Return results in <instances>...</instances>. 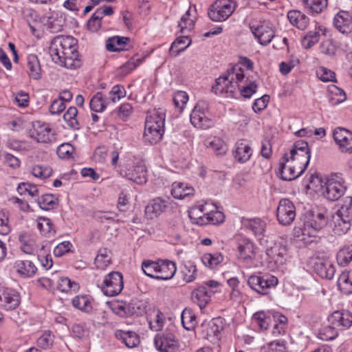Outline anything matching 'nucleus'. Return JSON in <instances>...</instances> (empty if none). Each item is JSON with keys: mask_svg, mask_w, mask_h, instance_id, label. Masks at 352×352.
I'll return each mask as SVG.
<instances>
[{"mask_svg": "<svg viewBox=\"0 0 352 352\" xmlns=\"http://www.w3.org/2000/svg\"><path fill=\"white\" fill-rule=\"evenodd\" d=\"M329 322L337 329H348L352 324V315L348 311H336L329 317Z\"/></svg>", "mask_w": 352, "mask_h": 352, "instance_id": "obj_20", "label": "nucleus"}, {"mask_svg": "<svg viewBox=\"0 0 352 352\" xmlns=\"http://www.w3.org/2000/svg\"><path fill=\"white\" fill-rule=\"evenodd\" d=\"M252 155V149L245 140H239L235 144L233 155L237 162L245 163L250 160Z\"/></svg>", "mask_w": 352, "mask_h": 352, "instance_id": "obj_26", "label": "nucleus"}, {"mask_svg": "<svg viewBox=\"0 0 352 352\" xmlns=\"http://www.w3.org/2000/svg\"><path fill=\"white\" fill-rule=\"evenodd\" d=\"M252 32L262 45H267L271 42L274 36L273 30L266 25H261L250 27Z\"/></svg>", "mask_w": 352, "mask_h": 352, "instance_id": "obj_28", "label": "nucleus"}, {"mask_svg": "<svg viewBox=\"0 0 352 352\" xmlns=\"http://www.w3.org/2000/svg\"><path fill=\"white\" fill-rule=\"evenodd\" d=\"M75 148L69 143H65L60 145L56 150L57 155L60 158L69 159L73 157Z\"/></svg>", "mask_w": 352, "mask_h": 352, "instance_id": "obj_64", "label": "nucleus"}, {"mask_svg": "<svg viewBox=\"0 0 352 352\" xmlns=\"http://www.w3.org/2000/svg\"><path fill=\"white\" fill-rule=\"evenodd\" d=\"M223 260L221 254L216 252L214 254L206 253L202 256L201 261L203 263L209 268H214Z\"/></svg>", "mask_w": 352, "mask_h": 352, "instance_id": "obj_52", "label": "nucleus"}, {"mask_svg": "<svg viewBox=\"0 0 352 352\" xmlns=\"http://www.w3.org/2000/svg\"><path fill=\"white\" fill-rule=\"evenodd\" d=\"M110 99L104 97L101 92H97L91 99L90 108L95 112H102L109 104Z\"/></svg>", "mask_w": 352, "mask_h": 352, "instance_id": "obj_38", "label": "nucleus"}, {"mask_svg": "<svg viewBox=\"0 0 352 352\" xmlns=\"http://www.w3.org/2000/svg\"><path fill=\"white\" fill-rule=\"evenodd\" d=\"M79 288L78 285L72 282L66 277L60 278L58 283V289L62 292H68L69 291H77Z\"/></svg>", "mask_w": 352, "mask_h": 352, "instance_id": "obj_61", "label": "nucleus"}, {"mask_svg": "<svg viewBox=\"0 0 352 352\" xmlns=\"http://www.w3.org/2000/svg\"><path fill=\"white\" fill-rule=\"evenodd\" d=\"M336 259L339 265H347L352 261V245L342 247L337 253Z\"/></svg>", "mask_w": 352, "mask_h": 352, "instance_id": "obj_45", "label": "nucleus"}, {"mask_svg": "<svg viewBox=\"0 0 352 352\" xmlns=\"http://www.w3.org/2000/svg\"><path fill=\"white\" fill-rule=\"evenodd\" d=\"M248 285L258 294L265 295L269 289L278 284V278L271 274L252 275L248 280Z\"/></svg>", "mask_w": 352, "mask_h": 352, "instance_id": "obj_8", "label": "nucleus"}, {"mask_svg": "<svg viewBox=\"0 0 352 352\" xmlns=\"http://www.w3.org/2000/svg\"><path fill=\"white\" fill-rule=\"evenodd\" d=\"M111 311L116 315L126 318L132 316H141L146 311V302L138 298L125 300H116L109 303Z\"/></svg>", "mask_w": 352, "mask_h": 352, "instance_id": "obj_4", "label": "nucleus"}, {"mask_svg": "<svg viewBox=\"0 0 352 352\" xmlns=\"http://www.w3.org/2000/svg\"><path fill=\"white\" fill-rule=\"evenodd\" d=\"M346 186L342 179L338 175L331 176L328 179L322 188V194L325 198L330 201L339 199L344 193Z\"/></svg>", "mask_w": 352, "mask_h": 352, "instance_id": "obj_10", "label": "nucleus"}, {"mask_svg": "<svg viewBox=\"0 0 352 352\" xmlns=\"http://www.w3.org/2000/svg\"><path fill=\"white\" fill-rule=\"evenodd\" d=\"M195 21L190 18V10H188L179 21L178 27L180 28V32L186 34L193 29Z\"/></svg>", "mask_w": 352, "mask_h": 352, "instance_id": "obj_54", "label": "nucleus"}, {"mask_svg": "<svg viewBox=\"0 0 352 352\" xmlns=\"http://www.w3.org/2000/svg\"><path fill=\"white\" fill-rule=\"evenodd\" d=\"M121 176L138 184H144L147 182V169L143 162L138 161L128 168L118 170Z\"/></svg>", "mask_w": 352, "mask_h": 352, "instance_id": "obj_6", "label": "nucleus"}, {"mask_svg": "<svg viewBox=\"0 0 352 352\" xmlns=\"http://www.w3.org/2000/svg\"><path fill=\"white\" fill-rule=\"evenodd\" d=\"M78 110L75 107H70L67 112L63 115L64 120L67 124L74 129L80 128V124L77 120Z\"/></svg>", "mask_w": 352, "mask_h": 352, "instance_id": "obj_56", "label": "nucleus"}, {"mask_svg": "<svg viewBox=\"0 0 352 352\" xmlns=\"http://www.w3.org/2000/svg\"><path fill=\"white\" fill-rule=\"evenodd\" d=\"M123 287V276L119 272H111L108 274L101 285L102 292L108 296H114L119 294Z\"/></svg>", "mask_w": 352, "mask_h": 352, "instance_id": "obj_9", "label": "nucleus"}, {"mask_svg": "<svg viewBox=\"0 0 352 352\" xmlns=\"http://www.w3.org/2000/svg\"><path fill=\"white\" fill-rule=\"evenodd\" d=\"M238 256L243 262L250 263L256 257V248L252 241L245 237L238 239Z\"/></svg>", "mask_w": 352, "mask_h": 352, "instance_id": "obj_15", "label": "nucleus"}, {"mask_svg": "<svg viewBox=\"0 0 352 352\" xmlns=\"http://www.w3.org/2000/svg\"><path fill=\"white\" fill-rule=\"evenodd\" d=\"M266 254L275 263L283 264L287 254V248L284 245L275 243L274 246L267 248Z\"/></svg>", "mask_w": 352, "mask_h": 352, "instance_id": "obj_35", "label": "nucleus"}, {"mask_svg": "<svg viewBox=\"0 0 352 352\" xmlns=\"http://www.w3.org/2000/svg\"><path fill=\"white\" fill-rule=\"evenodd\" d=\"M191 43V39L187 35L178 37L171 45L170 53L176 56L185 50Z\"/></svg>", "mask_w": 352, "mask_h": 352, "instance_id": "obj_41", "label": "nucleus"}, {"mask_svg": "<svg viewBox=\"0 0 352 352\" xmlns=\"http://www.w3.org/2000/svg\"><path fill=\"white\" fill-rule=\"evenodd\" d=\"M77 41L72 36L58 35L51 41L50 54L52 60L60 66L70 69L80 67L81 62L78 58Z\"/></svg>", "mask_w": 352, "mask_h": 352, "instance_id": "obj_1", "label": "nucleus"}, {"mask_svg": "<svg viewBox=\"0 0 352 352\" xmlns=\"http://www.w3.org/2000/svg\"><path fill=\"white\" fill-rule=\"evenodd\" d=\"M333 135L342 152H352V132L344 128L338 127L334 129Z\"/></svg>", "mask_w": 352, "mask_h": 352, "instance_id": "obj_16", "label": "nucleus"}, {"mask_svg": "<svg viewBox=\"0 0 352 352\" xmlns=\"http://www.w3.org/2000/svg\"><path fill=\"white\" fill-rule=\"evenodd\" d=\"M244 80L243 70L240 67L235 66L228 70L226 74L216 80V84L212 87V90L215 94L223 91L234 94L239 89L243 97L248 98L256 91L258 85L255 81H249L248 78H246L244 85H242Z\"/></svg>", "mask_w": 352, "mask_h": 352, "instance_id": "obj_2", "label": "nucleus"}, {"mask_svg": "<svg viewBox=\"0 0 352 352\" xmlns=\"http://www.w3.org/2000/svg\"><path fill=\"white\" fill-rule=\"evenodd\" d=\"M235 9L236 3L232 0H217L210 7L208 14L213 21H224Z\"/></svg>", "mask_w": 352, "mask_h": 352, "instance_id": "obj_5", "label": "nucleus"}, {"mask_svg": "<svg viewBox=\"0 0 352 352\" xmlns=\"http://www.w3.org/2000/svg\"><path fill=\"white\" fill-rule=\"evenodd\" d=\"M111 252L106 248L99 249L94 264L97 269L105 270L111 263Z\"/></svg>", "mask_w": 352, "mask_h": 352, "instance_id": "obj_42", "label": "nucleus"}, {"mask_svg": "<svg viewBox=\"0 0 352 352\" xmlns=\"http://www.w3.org/2000/svg\"><path fill=\"white\" fill-rule=\"evenodd\" d=\"M114 336L128 348H135L140 343L139 335L133 331L117 329L114 332Z\"/></svg>", "mask_w": 352, "mask_h": 352, "instance_id": "obj_19", "label": "nucleus"}, {"mask_svg": "<svg viewBox=\"0 0 352 352\" xmlns=\"http://www.w3.org/2000/svg\"><path fill=\"white\" fill-rule=\"evenodd\" d=\"M329 90L332 94L329 98L331 104L337 105L346 100V96L342 89L332 85L329 87Z\"/></svg>", "mask_w": 352, "mask_h": 352, "instance_id": "obj_59", "label": "nucleus"}, {"mask_svg": "<svg viewBox=\"0 0 352 352\" xmlns=\"http://www.w3.org/2000/svg\"><path fill=\"white\" fill-rule=\"evenodd\" d=\"M154 342L160 352H176L179 348L178 342L172 333L157 334Z\"/></svg>", "mask_w": 352, "mask_h": 352, "instance_id": "obj_14", "label": "nucleus"}, {"mask_svg": "<svg viewBox=\"0 0 352 352\" xmlns=\"http://www.w3.org/2000/svg\"><path fill=\"white\" fill-rule=\"evenodd\" d=\"M168 204L167 199L157 197L147 205L145 208V213L149 219H154L166 210Z\"/></svg>", "mask_w": 352, "mask_h": 352, "instance_id": "obj_21", "label": "nucleus"}, {"mask_svg": "<svg viewBox=\"0 0 352 352\" xmlns=\"http://www.w3.org/2000/svg\"><path fill=\"white\" fill-rule=\"evenodd\" d=\"M182 323L187 330H192L197 324L196 317L190 309H184L181 315Z\"/></svg>", "mask_w": 352, "mask_h": 352, "instance_id": "obj_48", "label": "nucleus"}, {"mask_svg": "<svg viewBox=\"0 0 352 352\" xmlns=\"http://www.w3.org/2000/svg\"><path fill=\"white\" fill-rule=\"evenodd\" d=\"M322 29L319 27L315 28L313 31H309L302 39V45L305 48H311L314 45L318 42L320 39V32Z\"/></svg>", "mask_w": 352, "mask_h": 352, "instance_id": "obj_55", "label": "nucleus"}, {"mask_svg": "<svg viewBox=\"0 0 352 352\" xmlns=\"http://www.w3.org/2000/svg\"><path fill=\"white\" fill-rule=\"evenodd\" d=\"M223 329V320L221 318H215L202 325V334L204 338L211 342L219 339L221 331Z\"/></svg>", "mask_w": 352, "mask_h": 352, "instance_id": "obj_13", "label": "nucleus"}, {"mask_svg": "<svg viewBox=\"0 0 352 352\" xmlns=\"http://www.w3.org/2000/svg\"><path fill=\"white\" fill-rule=\"evenodd\" d=\"M27 72L28 76L34 80L41 78V68L37 56L29 54L27 57Z\"/></svg>", "mask_w": 352, "mask_h": 352, "instance_id": "obj_32", "label": "nucleus"}, {"mask_svg": "<svg viewBox=\"0 0 352 352\" xmlns=\"http://www.w3.org/2000/svg\"><path fill=\"white\" fill-rule=\"evenodd\" d=\"M296 216V207L289 199H281L276 209V219L282 226H289Z\"/></svg>", "mask_w": 352, "mask_h": 352, "instance_id": "obj_11", "label": "nucleus"}, {"mask_svg": "<svg viewBox=\"0 0 352 352\" xmlns=\"http://www.w3.org/2000/svg\"><path fill=\"white\" fill-rule=\"evenodd\" d=\"M155 123L149 121L147 124H145L144 128V139L145 142L151 145L160 142L164 132V128L155 126Z\"/></svg>", "mask_w": 352, "mask_h": 352, "instance_id": "obj_25", "label": "nucleus"}, {"mask_svg": "<svg viewBox=\"0 0 352 352\" xmlns=\"http://www.w3.org/2000/svg\"><path fill=\"white\" fill-rule=\"evenodd\" d=\"M39 207L45 210L54 208L56 206L54 197L52 195H44L37 199Z\"/></svg>", "mask_w": 352, "mask_h": 352, "instance_id": "obj_60", "label": "nucleus"}, {"mask_svg": "<svg viewBox=\"0 0 352 352\" xmlns=\"http://www.w3.org/2000/svg\"><path fill=\"white\" fill-rule=\"evenodd\" d=\"M177 267L175 263L168 260L158 261V274L155 276L157 280H169L175 274Z\"/></svg>", "mask_w": 352, "mask_h": 352, "instance_id": "obj_27", "label": "nucleus"}, {"mask_svg": "<svg viewBox=\"0 0 352 352\" xmlns=\"http://www.w3.org/2000/svg\"><path fill=\"white\" fill-rule=\"evenodd\" d=\"M194 192V188L187 184L175 182L172 184L171 195L175 199H184L193 195Z\"/></svg>", "mask_w": 352, "mask_h": 352, "instance_id": "obj_34", "label": "nucleus"}, {"mask_svg": "<svg viewBox=\"0 0 352 352\" xmlns=\"http://www.w3.org/2000/svg\"><path fill=\"white\" fill-rule=\"evenodd\" d=\"M36 227L44 236H51L55 233L50 219L47 217H39L36 220Z\"/></svg>", "mask_w": 352, "mask_h": 352, "instance_id": "obj_47", "label": "nucleus"}, {"mask_svg": "<svg viewBox=\"0 0 352 352\" xmlns=\"http://www.w3.org/2000/svg\"><path fill=\"white\" fill-rule=\"evenodd\" d=\"M336 214L342 218L352 221V197H346Z\"/></svg>", "mask_w": 352, "mask_h": 352, "instance_id": "obj_51", "label": "nucleus"}, {"mask_svg": "<svg viewBox=\"0 0 352 352\" xmlns=\"http://www.w3.org/2000/svg\"><path fill=\"white\" fill-rule=\"evenodd\" d=\"M338 335V331L331 324L323 327L318 333V338L324 341L332 340L336 338Z\"/></svg>", "mask_w": 352, "mask_h": 352, "instance_id": "obj_58", "label": "nucleus"}, {"mask_svg": "<svg viewBox=\"0 0 352 352\" xmlns=\"http://www.w3.org/2000/svg\"><path fill=\"white\" fill-rule=\"evenodd\" d=\"M333 24L342 34L352 32V16L348 12L340 11L334 17Z\"/></svg>", "mask_w": 352, "mask_h": 352, "instance_id": "obj_24", "label": "nucleus"}, {"mask_svg": "<svg viewBox=\"0 0 352 352\" xmlns=\"http://www.w3.org/2000/svg\"><path fill=\"white\" fill-rule=\"evenodd\" d=\"M287 342L283 340H274L261 347L262 352H286Z\"/></svg>", "mask_w": 352, "mask_h": 352, "instance_id": "obj_57", "label": "nucleus"}, {"mask_svg": "<svg viewBox=\"0 0 352 352\" xmlns=\"http://www.w3.org/2000/svg\"><path fill=\"white\" fill-rule=\"evenodd\" d=\"M287 19L292 25L302 30L306 29L309 23V17L296 10H289L287 13Z\"/></svg>", "mask_w": 352, "mask_h": 352, "instance_id": "obj_30", "label": "nucleus"}, {"mask_svg": "<svg viewBox=\"0 0 352 352\" xmlns=\"http://www.w3.org/2000/svg\"><path fill=\"white\" fill-rule=\"evenodd\" d=\"M181 273L183 280L186 283H190L195 280L197 275V267L192 261H186L184 263Z\"/></svg>", "mask_w": 352, "mask_h": 352, "instance_id": "obj_44", "label": "nucleus"}, {"mask_svg": "<svg viewBox=\"0 0 352 352\" xmlns=\"http://www.w3.org/2000/svg\"><path fill=\"white\" fill-rule=\"evenodd\" d=\"M149 121L155 123V126L164 128L165 111L161 108L148 111L147 112L145 124H147Z\"/></svg>", "mask_w": 352, "mask_h": 352, "instance_id": "obj_39", "label": "nucleus"}, {"mask_svg": "<svg viewBox=\"0 0 352 352\" xmlns=\"http://www.w3.org/2000/svg\"><path fill=\"white\" fill-rule=\"evenodd\" d=\"M305 8L311 12L319 14L327 7V0H302Z\"/></svg>", "mask_w": 352, "mask_h": 352, "instance_id": "obj_50", "label": "nucleus"}, {"mask_svg": "<svg viewBox=\"0 0 352 352\" xmlns=\"http://www.w3.org/2000/svg\"><path fill=\"white\" fill-rule=\"evenodd\" d=\"M310 155L295 151L285 153L279 161V176L283 180L292 181L300 176L307 169Z\"/></svg>", "mask_w": 352, "mask_h": 352, "instance_id": "obj_3", "label": "nucleus"}, {"mask_svg": "<svg viewBox=\"0 0 352 352\" xmlns=\"http://www.w3.org/2000/svg\"><path fill=\"white\" fill-rule=\"evenodd\" d=\"M306 218L302 230L303 235L306 234L305 231L307 228H311L313 231L320 230L327 225L328 221L324 214L318 211L309 212Z\"/></svg>", "mask_w": 352, "mask_h": 352, "instance_id": "obj_17", "label": "nucleus"}, {"mask_svg": "<svg viewBox=\"0 0 352 352\" xmlns=\"http://www.w3.org/2000/svg\"><path fill=\"white\" fill-rule=\"evenodd\" d=\"M19 241L21 250L25 254H32L38 248L34 239L26 232L19 234Z\"/></svg>", "mask_w": 352, "mask_h": 352, "instance_id": "obj_33", "label": "nucleus"}, {"mask_svg": "<svg viewBox=\"0 0 352 352\" xmlns=\"http://www.w3.org/2000/svg\"><path fill=\"white\" fill-rule=\"evenodd\" d=\"M205 146L212 149L217 155H221L226 151V145L223 140L218 137H211L205 140Z\"/></svg>", "mask_w": 352, "mask_h": 352, "instance_id": "obj_40", "label": "nucleus"}, {"mask_svg": "<svg viewBox=\"0 0 352 352\" xmlns=\"http://www.w3.org/2000/svg\"><path fill=\"white\" fill-rule=\"evenodd\" d=\"M142 269L146 276L155 278L158 274V261H144Z\"/></svg>", "mask_w": 352, "mask_h": 352, "instance_id": "obj_62", "label": "nucleus"}, {"mask_svg": "<svg viewBox=\"0 0 352 352\" xmlns=\"http://www.w3.org/2000/svg\"><path fill=\"white\" fill-rule=\"evenodd\" d=\"M16 272L23 278L32 277L36 272L37 268L31 261L17 260L14 264Z\"/></svg>", "mask_w": 352, "mask_h": 352, "instance_id": "obj_29", "label": "nucleus"}, {"mask_svg": "<svg viewBox=\"0 0 352 352\" xmlns=\"http://www.w3.org/2000/svg\"><path fill=\"white\" fill-rule=\"evenodd\" d=\"M243 224L255 235L262 234L265 231V223L259 218L246 219L243 221Z\"/></svg>", "mask_w": 352, "mask_h": 352, "instance_id": "obj_46", "label": "nucleus"}, {"mask_svg": "<svg viewBox=\"0 0 352 352\" xmlns=\"http://www.w3.org/2000/svg\"><path fill=\"white\" fill-rule=\"evenodd\" d=\"M332 222L333 223V231L335 234L338 235L345 234L351 226V221L342 218L336 213L332 216Z\"/></svg>", "mask_w": 352, "mask_h": 352, "instance_id": "obj_37", "label": "nucleus"}, {"mask_svg": "<svg viewBox=\"0 0 352 352\" xmlns=\"http://www.w3.org/2000/svg\"><path fill=\"white\" fill-rule=\"evenodd\" d=\"M314 267L316 273L319 276L328 280L332 279L336 272L335 266L327 258H317Z\"/></svg>", "mask_w": 352, "mask_h": 352, "instance_id": "obj_18", "label": "nucleus"}, {"mask_svg": "<svg viewBox=\"0 0 352 352\" xmlns=\"http://www.w3.org/2000/svg\"><path fill=\"white\" fill-rule=\"evenodd\" d=\"M211 293L205 286L199 287L192 292V300L202 309L210 300Z\"/></svg>", "mask_w": 352, "mask_h": 352, "instance_id": "obj_31", "label": "nucleus"}, {"mask_svg": "<svg viewBox=\"0 0 352 352\" xmlns=\"http://www.w3.org/2000/svg\"><path fill=\"white\" fill-rule=\"evenodd\" d=\"M72 305L76 309L86 313L92 309V305L89 298L87 296H77L72 300Z\"/></svg>", "mask_w": 352, "mask_h": 352, "instance_id": "obj_49", "label": "nucleus"}, {"mask_svg": "<svg viewBox=\"0 0 352 352\" xmlns=\"http://www.w3.org/2000/svg\"><path fill=\"white\" fill-rule=\"evenodd\" d=\"M338 285L344 294H352V280L349 278V272L344 271L339 276Z\"/></svg>", "mask_w": 352, "mask_h": 352, "instance_id": "obj_53", "label": "nucleus"}, {"mask_svg": "<svg viewBox=\"0 0 352 352\" xmlns=\"http://www.w3.org/2000/svg\"><path fill=\"white\" fill-rule=\"evenodd\" d=\"M208 205L199 204L192 206L188 210V217L191 222L199 226H205L207 220Z\"/></svg>", "mask_w": 352, "mask_h": 352, "instance_id": "obj_23", "label": "nucleus"}, {"mask_svg": "<svg viewBox=\"0 0 352 352\" xmlns=\"http://www.w3.org/2000/svg\"><path fill=\"white\" fill-rule=\"evenodd\" d=\"M208 103L204 100L197 102L190 114L192 124L198 129H206L212 124L211 120L205 115V111L208 109Z\"/></svg>", "mask_w": 352, "mask_h": 352, "instance_id": "obj_12", "label": "nucleus"}, {"mask_svg": "<svg viewBox=\"0 0 352 352\" xmlns=\"http://www.w3.org/2000/svg\"><path fill=\"white\" fill-rule=\"evenodd\" d=\"M28 133L29 136L37 142L49 144L56 141V135L50 125L40 121L32 123Z\"/></svg>", "mask_w": 352, "mask_h": 352, "instance_id": "obj_7", "label": "nucleus"}, {"mask_svg": "<svg viewBox=\"0 0 352 352\" xmlns=\"http://www.w3.org/2000/svg\"><path fill=\"white\" fill-rule=\"evenodd\" d=\"M147 322L153 331H160L164 325V316L159 309H153L147 316Z\"/></svg>", "mask_w": 352, "mask_h": 352, "instance_id": "obj_36", "label": "nucleus"}, {"mask_svg": "<svg viewBox=\"0 0 352 352\" xmlns=\"http://www.w3.org/2000/svg\"><path fill=\"white\" fill-rule=\"evenodd\" d=\"M129 41V38L128 37L114 36L107 40L106 47L110 52L124 50H126L125 45Z\"/></svg>", "mask_w": 352, "mask_h": 352, "instance_id": "obj_43", "label": "nucleus"}, {"mask_svg": "<svg viewBox=\"0 0 352 352\" xmlns=\"http://www.w3.org/2000/svg\"><path fill=\"white\" fill-rule=\"evenodd\" d=\"M20 303V296L14 291L0 292V307L6 310L16 309Z\"/></svg>", "mask_w": 352, "mask_h": 352, "instance_id": "obj_22", "label": "nucleus"}, {"mask_svg": "<svg viewBox=\"0 0 352 352\" xmlns=\"http://www.w3.org/2000/svg\"><path fill=\"white\" fill-rule=\"evenodd\" d=\"M18 192L23 195L26 193L28 194L32 197H38V190L36 186L28 184V183H21L18 186L17 188Z\"/></svg>", "mask_w": 352, "mask_h": 352, "instance_id": "obj_63", "label": "nucleus"}]
</instances>
